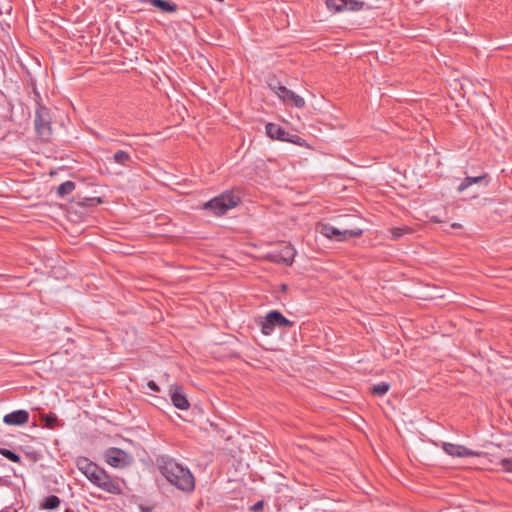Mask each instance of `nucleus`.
Listing matches in <instances>:
<instances>
[{
	"label": "nucleus",
	"mask_w": 512,
	"mask_h": 512,
	"mask_svg": "<svg viewBox=\"0 0 512 512\" xmlns=\"http://www.w3.org/2000/svg\"><path fill=\"white\" fill-rule=\"evenodd\" d=\"M157 463L160 473L172 486L185 493L194 491L195 478L187 467L169 456H160Z\"/></svg>",
	"instance_id": "nucleus-1"
},
{
	"label": "nucleus",
	"mask_w": 512,
	"mask_h": 512,
	"mask_svg": "<svg viewBox=\"0 0 512 512\" xmlns=\"http://www.w3.org/2000/svg\"><path fill=\"white\" fill-rule=\"evenodd\" d=\"M35 95V118L34 127L39 140L42 142H49L52 136V117L49 108L41 103L40 94L34 89Z\"/></svg>",
	"instance_id": "nucleus-2"
},
{
	"label": "nucleus",
	"mask_w": 512,
	"mask_h": 512,
	"mask_svg": "<svg viewBox=\"0 0 512 512\" xmlns=\"http://www.w3.org/2000/svg\"><path fill=\"white\" fill-rule=\"evenodd\" d=\"M241 203V197L232 190H226L220 195L206 201L202 205L203 210L210 211L215 216H223L228 210L235 208Z\"/></svg>",
	"instance_id": "nucleus-3"
},
{
	"label": "nucleus",
	"mask_w": 512,
	"mask_h": 512,
	"mask_svg": "<svg viewBox=\"0 0 512 512\" xmlns=\"http://www.w3.org/2000/svg\"><path fill=\"white\" fill-rule=\"evenodd\" d=\"M257 323L261 328V332L266 336L271 335L276 328L285 329L294 325L293 321L286 318L278 310L269 311L265 317L260 318Z\"/></svg>",
	"instance_id": "nucleus-4"
},
{
	"label": "nucleus",
	"mask_w": 512,
	"mask_h": 512,
	"mask_svg": "<svg viewBox=\"0 0 512 512\" xmlns=\"http://www.w3.org/2000/svg\"><path fill=\"white\" fill-rule=\"evenodd\" d=\"M268 87L286 104H291L296 108L305 107V100L295 94L292 90L286 88L281 82L275 77H269Z\"/></svg>",
	"instance_id": "nucleus-5"
},
{
	"label": "nucleus",
	"mask_w": 512,
	"mask_h": 512,
	"mask_svg": "<svg viewBox=\"0 0 512 512\" xmlns=\"http://www.w3.org/2000/svg\"><path fill=\"white\" fill-rule=\"evenodd\" d=\"M319 231L326 238L338 242L346 241L349 238H358L363 234V230L360 228L339 229L329 223L320 224Z\"/></svg>",
	"instance_id": "nucleus-6"
},
{
	"label": "nucleus",
	"mask_w": 512,
	"mask_h": 512,
	"mask_svg": "<svg viewBox=\"0 0 512 512\" xmlns=\"http://www.w3.org/2000/svg\"><path fill=\"white\" fill-rule=\"evenodd\" d=\"M266 135L273 139L283 142H289L298 146H304L305 140L296 134H290L282 126L276 123H267L265 126Z\"/></svg>",
	"instance_id": "nucleus-7"
},
{
	"label": "nucleus",
	"mask_w": 512,
	"mask_h": 512,
	"mask_svg": "<svg viewBox=\"0 0 512 512\" xmlns=\"http://www.w3.org/2000/svg\"><path fill=\"white\" fill-rule=\"evenodd\" d=\"M89 481L110 494L119 495L122 492L119 483L113 480L111 476L99 466L95 474L90 477Z\"/></svg>",
	"instance_id": "nucleus-8"
},
{
	"label": "nucleus",
	"mask_w": 512,
	"mask_h": 512,
	"mask_svg": "<svg viewBox=\"0 0 512 512\" xmlns=\"http://www.w3.org/2000/svg\"><path fill=\"white\" fill-rule=\"evenodd\" d=\"M106 462L115 468H124L131 463V457L124 450L111 447L105 453Z\"/></svg>",
	"instance_id": "nucleus-9"
},
{
	"label": "nucleus",
	"mask_w": 512,
	"mask_h": 512,
	"mask_svg": "<svg viewBox=\"0 0 512 512\" xmlns=\"http://www.w3.org/2000/svg\"><path fill=\"white\" fill-rule=\"evenodd\" d=\"M442 449L445 453H447L449 456H452V457L464 458V457H474V456L482 455V452L473 451L463 445L449 443V442H443Z\"/></svg>",
	"instance_id": "nucleus-10"
},
{
	"label": "nucleus",
	"mask_w": 512,
	"mask_h": 512,
	"mask_svg": "<svg viewBox=\"0 0 512 512\" xmlns=\"http://www.w3.org/2000/svg\"><path fill=\"white\" fill-rule=\"evenodd\" d=\"M169 394L171 401L176 408L180 410H187L190 407V403L184 393V389L180 385H171Z\"/></svg>",
	"instance_id": "nucleus-11"
},
{
	"label": "nucleus",
	"mask_w": 512,
	"mask_h": 512,
	"mask_svg": "<svg viewBox=\"0 0 512 512\" xmlns=\"http://www.w3.org/2000/svg\"><path fill=\"white\" fill-rule=\"evenodd\" d=\"M29 412L23 409L13 411L4 416L3 422L10 426H21L28 422Z\"/></svg>",
	"instance_id": "nucleus-12"
},
{
	"label": "nucleus",
	"mask_w": 512,
	"mask_h": 512,
	"mask_svg": "<svg viewBox=\"0 0 512 512\" xmlns=\"http://www.w3.org/2000/svg\"><path fill=\"white\" fill-rule=\"evenodd\" d=\"M107 159L109 162L118 164L122 167H130L133 163L131 153L126 150H117L112 157Z\"/></svg>",
	"instance_id": "nucleus-13"
},
{
	"label": "nucleus",
	"mask_w": 512,
	"mask_h": 512,
	"mask_svg": "<svg viewBox=\"0 0 512 512\" xmlns=\"http://www.w3.org/2000/svg\"><path fill=\"white\" fill-rule=\"evenodd\" d=\"M143 3H149L157 8L162 13H175L178 10V5L174 2L167 0H141Z\"/></svg>",
	"instance_id": "nucleus-14"
},
{
	"label": "nucleus",
	"mask_w": 512,
	"mask_h": 512,
	"mask_svg": "<svg viewBox=\"0 0 512 512\" xmlns=\"http://www.w3.org/2000/svg\"><path fill=\"white\" fill-rule=\"evenodd\" d=\"M295 254V249L291 245H286L278 255L274 256V261L291 266L294 261Z\"/></svg>",
	"instance_id": "nucleus-15"
},
{
	"label": "nucleus",
	"mask_w": 512,
	"mask_h": 512,
	"mask_svg": "<svg viewBox=\"0 0 512 512\" xmlns=\"http://www.w3.org/2000/svg\"><path fill=\"white\" fill-rule=\"evenodd\" d=\"M77 467L88 479H90L98 469V465L89 461L86 457L78 458Z\"/></svg>",
	"instance_id": "nucleus-16"
},
{
	"label": "nucleus",
	"mask_w": 512,
	"mask_h": 512,
	"mask_svg": "<svg viewBox=\"0 0 512 512\" xmlns=\"http://www.w3.org/2000/svg\"><path fill=\"white\" fill-rule=\"evenodd\" d=\"M60 504L61 500L58 496L49 495L41 501L40 508L42 510H55L60 506Z\"/></svg>",
	"instance_id": "nucleus-17"
},
{
	"label": "nucleus",
	"mask_w": 512,
	"mask_h": 512,
	"mask_svg": "<svg viewBox=\"0 0 512 512\" xmlns=\"http://www.w3.org/2000/svg\"><path fill=\"white\" fill-rule=\"evenodd\" d=\"M76 203L79 206L90 208L103 203V200L100 197H81L77 195Z\"/></svg>",
	"instance_id": "nucleus-18"
},
{
	"label": "nucleus",
	"mask_w": 512,
	"mask_h": 512,
	"mask_svg": "<svg viewBox=\"0 0 512 512\" xmlns=\"http://www.w3.org/2000/svg\"><path fill=\"white\" fill-rule=\"evenodd\" d=\"M485 179H486V174L481 175V176H476V177L467 176L462 180V182L458 186L457 190L459 192H462L465 189H467L468 187H470L472 184L482 183L483 181H485Z\"/></svg>",
	"instance_id": "nucleus-19"
},
{
	"label": "nucleus",
	"mask_w": 512,
	"mask_h": 512,
	"mask_svg": "<svg viewBox=\"0 0 512 512\" xmlns=\"http://www.w3.org/2000/svg\"><path fill=\"white\" fill-rule=\"evenodd\" d=\"M326 6L334 13L343 12L347 9V0H326Z\"/></svg>",
	"instance_id": "nucleus-20"
},
{
	"label": "nucleus",
	"mask_w": 512,
	"mask_h": 512,
	"mask_svg": "<svg viewBox=\"0 0 512 512\" xmlns=\"http://www.w3.org/2000/svg\"><path fill=\"white\" fill-rule=\"evenodd\" d=\"M76 184L73 181H66L61 183L57 188V194L59 197H65L75 190Z\"/></svg>",
	"instance_id": "nucleus-21"
},
{
	"label": "nucleus",
	"mask_w": 512,
	"mask_h": 512,
	"mask_svg": "<svg viewBox=\"0 0 512 512\" xmlns=\"http://www.w3.org/2000/svg\"><path fill=\"white\" fill-rule=\"evenodd\" d=\"M390 389V384L387 382H380L370 387V393L374 396L382 397Z\"/></svg>",
	"instance_id": "nucleus-22"
},
{
	"label": "nucleus",
	"mask_w": 512,
	"mask_h": 512,
	"mask_svg": "<svg viewBox=\"0 0 512 512\" xmlns=\"http://www.w3.org/2000/svg\"><path fill=\"white\" fill-rule=\"evenodd\" d=\"M44 427L48 429H55L59 426L58 417L54 413L43 414L41 416Z\"/></svg>",
	"instance_id": "nucleus-23"
},
{
	"label": "nucleus",
	"mask_w": 512,
	"mask_h": 512,
	"mask_svg": "<svg viewBox=\"0 0 512 512\" xmlns=\"http://www.w3.org/2000/svg\"><path fill=\"white\" fill-rule=\"evenodd\" d=\"M412 232H413V229L408 226L395 227V228L391 229V235H392L393 240H398L402 236H404L406 234H410Z\"/></svg>",
	"instance_id": "nucleus-24"
},
{
	"label": "nucleus",
	"mask_w": 512,
	"mask_h": 512,
	"mask_svg": "<svg viewBox=\"0 0 512 512\" xmlns=\"http://www.w3.org/2000/svg\"><path fill=\"white\" fill-rule=\"evenodd\" d=\"M0 454L10 460L14 463H21V457L19 454H17L15 451L7 449V448H0Z\"/></svg>",
	"instance_id": "nucleus-25"
},
{
	"label": "nucleus",
	"mask_w": 512,
	"mask_h": 512,
	"mask_svg": "<svg viewBox=\"0 0 512 512\" xmlns=\"http://www.w3.org/2000/svg\"><path fill=\"white\" fill-rule=\"evenodd\" d=\"M365 3L358 0H347V9L349 11H360L363 9Z\"/></svg>",
	"instance_id": "nucleus-26"
},
{
	"label": "nucleus",
	"mask_w": 512,
	"mask_h": 512,
	"mask_svg": "<svg viewBox=\"0 0 512 512\" xmlns=\"http://www.w3.org/2000/svg\"><path fill=\"white\" fill-rule=\"evenodd\" d=\"M264 505H265L264 501L261 500V501L256 502L254 505H252L249 508V510L251 512H261L263 510V508H264Z\"/></svg>",
	"instance_id": "nucleus-27"
},
{
	"label": "nucleus",
	"mask_w": 512,
	"mask_h": 512,
	"mask_svg": "<svg viewBox=\"0 0 512 512\" xmlns=\"http://www.w3.org/2000/svg\"><path fill=\"white\" fill-rule=\"evenodd\" d=\"M147 386L149 389H151L152 391L154 392H159L160 391V387L158 386V384L153 381V380H150L148 383H147Z\"/></svg>",
	"instance_id": "nucleus-28"
},
{
	"label": "nucleus",
	"mask_w": 512,
	"mask_h": 512,
	"mask_svg": "<svg viewBox=\"0 0 512 512\" xmlns=\"http://www.w3.org/2000/svg\"><path fill=\"white\" fill-rule=\"evenodd\" d=\"M138 507H139L140 512H152L154 510L153 505L140 504Z\"/></svg>",
	"instance_id": "nucleus-29"
},
{
	"label": "nucleus",
	"mask_w": 512,
	"mask_h": 512,
	"mask_svg": "<svg viewBox=\"0 0 512 512\" xmlns=\"http://www.w3.org/2000/svg\"><path fill=\"white\" fill-rule=\"evenodd\" d=\"M502 463H503L504 466H506L508 464H511L512 462H511L510 459H503Z\"/></svg>",
	"instance_id": "nucleus-30"
},
{
	"label": "nucleus",
	"mask_w": 512,
	"mask_h": 512,
	"mask_svg": "<svg viewBox=\"0 0 512 512\" xmlns=\"http://www.w3.org/2000/svg\"><path fill=\"white\" fill-rule=\"evenodd\" d=\"M451 227H452V228H454V229H458V228H461V224L453 223V224L451 225Z\"/></svg>",
	"instance_id": "nucleus-31"
},
{
	"label": "nucleus",
	"mask_w": 512,
	"mask_h": 512,
	"mask_svg": "<svg viewBox=\"0 0 512 512\" xmlns=\"http://www.w3.org/2000/svg\"><path fill=\"white\" fill-rule=\"evenodd\" d=\"M280 289L281 291H286L288 289V286L286 284H281Z\"/></svg>",
	"instance_id": "nucleus-32"
},
{
	"label": "nucleus",
	"mask_w": 512,
	"mask_h": 512,
	"mask_svg": "<svg viewBox=\"0 0 512 512\" xmlns=\"http://www.w3.org/2000/svg\"><path fill=\"white\" fill-rule=\"evenodd\" d=\"M64 512H74V510L71 508H67Z\"/></svg>",
	"instance_id": "nucleus-33"
}]
</instances>
